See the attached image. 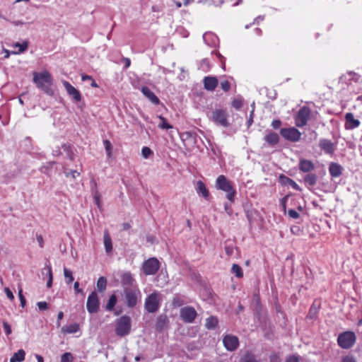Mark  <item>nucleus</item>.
<instances>
[{
  "mask_svg": "<svg viewBox=\"0 0 362 362\" xmlns=\"http://www.w3.org/2000/svg\"><path fill=\"white\" fill-rule=\"evenodd\" d=\"M204 88L213 91L218 86V79L215 76H205L203 79Z\"/></svg>",
  "mask_w": 362,
  "mask_h": 362,
  "instance_id": "obj_17",
  "label": "nucleus"
},
{
  "mask_svg": "<svg viewBox=\"0 0 362 362\" xmlns=\"http://www.w3.org/2000/svg\"><path fill=\"white\" fill-rule=\"evenodd\" d=\"M243 362H260L255 358V357L250 354H247L244 356L243 358Z\"/></svg>",
  "mask_w": 362,
  "mask_h": 362,
  "instance_id": "obj_44",
  "label": "nucleus"
},
{
  "mask_svg": "<svg viewBox=\"0 0 362 362\" xmlns=\"http://www.w3.org/2000/svg\"><path fill=\"white\" fill-rule=\"evenodd\" d=\"M100 308V303L98 294L95 291H92L88 296L86 302V308L90 313H96L98 312Z\"/></svg>",
  "mask_w": 362,
  "mask_h": 362,
  "instance_id": "obj_11",
  "label": "nucleus"
},
{
  "mask_svg": "<svg viewBox=\"0 0 362 362\" xmlns=\"http://www.w3.org/2000/svg\"><path fill=\"white\" fill-rule=\"evenodd\" d=\"M79 325L77 323H74L62 328V332L64 334H74L78 331Z\"/></svg>",
  "mask_w": 362,
  "mask_h": 362,
  "instance_id": "obj_27",
  "label": "nucleus"
},
{
  "mask_svg": "<svg viewBox=\"0 0 362 362\" xmlns=\"http://www.w3.org/2000/svg\"><path fill=\"white\" fill-rule=\"evenodd\" d=\"M117 303V296L115 294H112L110 296L108 302L106 305V310L108 311H111L114 309L115 305Z\"/></svg>",
  "mask_w": 362,
  "mask_h": 362,
  "instance_id": "obj_31",
  "label": "nucleus"
},
{
  "mask_svg": "<svg viewBox=\"0 0 362 362\" xmlns=\"http://www.w3.org/2000/svg\"><path fill=\"white\" fill-rule=\"evenodd\" d=\"M201 66L204 70H206L209 67V64L207 59H203L201 63Z\"/></svg>",
  "mask_w": 362,
  "mask_h": 362,
  "instance_id": "obj_58",
  "label": "nucleus"
},
{
  "mask_svg": "<svg viewBox=\"0 0 362 362\" xmlns=\"http://www.w3.org/2000/svg\"><path fill=\"white\" fill-rule=\"evenodd\" d=\"M18 298H19V300L21 301V305L22 308H24L26 305V300L23 294V291L22 289H20L18 291Z\"/></svg>",
  "mask_w": 362,
  "mask_h": 362,
  "instance_id": "obj_48",
  "label": "nucleus"
},
{
  "mask_svg": "<svg viewBox=\"0 0 362 362\" xmlns=\"http://www.w3.org/2000/svg\"><path fill=\"white\" fill-rule=\"evenodd\" d=\"M103 241H104V246H105V252L107 253H110L112 250V239L107 230L105 231V233H104Z\"/></svg>",
  "mask_w": 362,
  "mask_h": 362,
  "instance_id": "obj_25",
  "label": "nucleus"
},
{
  "mask_svg": "<svg viewBox=\"0 0 362 362\" xmlns=\"http://www.w3.org/2000/svg\"><path fill=\"white\" fill-rule=\"evenodd\" d=\"M286 362H299V360L297 356H291L286 359Z\"/></svg>",
  "mask_w": 362,
  "mask_h": 362,
  "instance_id": "obj_62",
  "label": "nucleus"
},
{
  "mask_svg": "<svg viewBox=\"0 0 362 362\" xmlns=\"http://www.w3.org/2000/svg\"><path fill=\"white\" fill-rule=\"evenodd\" d=\"M280 134L284 139L291 142H297L301 137V133L295 127L282 128Z\"/></svg>",
  "mask_w": 362,
  "mask_h": 362,
  "instance_id": "obj_9",
  "label": "nucleus"
},
{
  "mask_svg": "<svg viewBox=\"0 0 362 362\" xmlns=\"http://www.w3.org/2000/svg\"><path fill=\"white\" fill-rule=\"evenodd\" d=\"M223 343L228 351H233L238 348L239 340L238 338L234 335L227 334L223 337Z\"/></svg>",
  "mask_w": 362,
  "mask_h": 362,
  "instance_id": "obj_13",
  "label": "nucleus"
},
{
  "mask_svg": "<svg viewBox=\"0 0 362 362\" xmlns=\"http://www.w3.org/2000/svg\"><path fill=\"white\" fill-rule=\"evenodd\" d=\"M287 181H288V183L292 186V187L296 190H300V187L299 186L296 184V182H294L293 180L290 179V178H287Z\"/></svg>",
  "mask_w": 362,
  "mask_h": 362,
  "instance_id": "obj_55",
  "label": "nucleus"
},
{
  "mask_svg": "<svg viewBox=\"0 0 362 362\" xmlns=\"http://www.w3.org/2000/svg\"><path fill=\"white\" fill-rule=\"evenodd\" d=\"M74 288L76 293H83V290L79 288V283L78 281L74 283Z\"/></svg>",
  "mask_w": 362,
  "mask_h": 362,
  "instance_id": "obj_60",
  "label": "nucleus"
},
{
  "mask_svg": "<svg viewBox=\"0 0 362 362\" xmlns=\"http://www.w3.org/2000/svg\"><path fill=\"white\" fill-rule=\"evenodd\" d=\"M232 272L235 274V275L238 278H241L243 276V272L242 268L237 264H233L232 266Z\"/></svg>",
  "mask_w": 362,
  "mask_h": 362,
  "instance_id": "obj_34",
  "label": "nucleus"
},
{
  "mask_svg": "<svg viewBox=\"0 0 362 362\" xmlns=\"http://www.w3.org/2000/svg\"><path fill=\"white\" fill-rule=\"evenodd\" d=\"M151 154H153V151L151 149L147 146H144L141 149V155L144 158H148Z\"/></svg>",
  "mask_w": 362,
  "mask_h": 362,
  "instance_id": "obj_40",
  "label": "nucleus"
},
{
  "mask_svg": "<svg viewBox=\"0 0 362 362\" xmlns=\"http://www.w3.org/2000/svg\"><path fill=\"white\" fill-rule=\"evenodd\" d=\"M33 81L37 87L46 94L49 95L54 94V90L52 88L53 78L49 71L45 70L42 72H33Z\"/></svg>",
  "mask_w": 362,
  "mask_h": 362,
  "instance_id": "obj_1",
  "label": "nucleus"
},
{
  "mask_svg": "<svg viewBox=\"0 0 362 362\" xmlns=\"http://www.w3.org/2000/svg\"><path fill=\"white\" fill-rule=\"evenodd\" d=\"M341 362H356V360L354 356L347 355L342 358Z\"/></svg>",
  "mask_w": 362,
  "mask_h": 362,
  "instance_id": "obj_52",
  "label": "nucleus"
},
{
  "mask_svg": "<svg viewBox=\"0 0 362 362\" xmlns=\"http://www.w3.org/2000/svg\"><path fill=\"white\" fill-rule=\"evenodd\" d=\"M160 268V262L156 257H151L144 261L142 264V270L144 273L148 275L155 274Z\"/></svg>",
  "mask_w": 362,
  "mask_h": 362,
  "instance_id": "obj_7",
  "label": "nucleus"
},
{
  "mask_svg": "<svg viewBox=\"0 0 362 362\" xmlns=\"http://www.w3.org/2000/svg\"><path fill=\"white\" fill-rule=\"evenodd\" d=\"M131 329V319L129 316L123 315L117 320L115 332L119 337L127 335Z\"/></svg>",
  "mask_w": 362,
  "mask_h": 362,
  "instance_id": "obj_6",
  "label": "nucleus"
},
{
  "mask_svg": "<svg viewBox=\"0 0 362 362\" xmlns=\"http://www.w3.org/2000/svg\"><path fill=\"white\" fill-rule=\"evenodd\" d=\"M243 105V101L240 98H234L232 101V106L236 109L239 110Z\"/></svg>",
  "mask_w": 362,
  "mask_h": 362,
  "instance_id": "obj_43",
  "label": "nucleus"
},
{
  "mask_svg": "<svg viewBox=\"0 0 362 362\" xmlns=\"http://www.w3.org/2000/svg\"><path fill=\"white\" fill-rule=\"evenodd\" d=\"M141 93L146 97L153 104L158 105L160 100L152 92L149 88L143 86L141 89Z\"/></svg>",
  "mask_w": 362,
  "mask_h": 362,
  "instance_id": "obj_18",
  "label": "nucleus"
},
{
  "mask_svg": "<svg viewBox=\"0 0 362 362\" xmlns=\"http://www.w3.org/2000/svg\"><path fill=\"white\" fill-rule=\"evenodd\" d=\"M4 291L8 298H9L11 300H13L14 299V296L12 291L8 288H5Z\"/></svg>",
  "mask_w": 362,
  "mask_h": 362,
  "instance_id": "obj_56",
  "label": "nucleus"
},
{
  "mask_svg": "<svg viewBox=\"0 0 362 362\" xmlns=\"http://www.w3.org/2000/svg\"><path fill=\"white\" fill-rule=\"evenodd\" d=\"M197 192L206 199H208L209 197V190L207 189L205 184L201 180H199L197 182Z\"/></svg>",
  "mask_w": 362,
  "mask_h": 362,
  "instance_id": "obj_23",
  "label": "nucleus"
},
{
  "mask_svg": "<svg viewBox=\"0 0 362 362\" xmlns=\"http://www.w3.org/2000/svg\"><path fill=\"white\" fill-rule=\"evenodd\" d=\"M298 165L300 170L304 173H309L315 168L312 161L304 158L300 160Z\"/></svg>",
  "mask_w": 362,
  "mask_h": 362,
  "instance_id": "obj_19",
  "label": "nucleus"
},
{
  "mask_svg": "<svg viewBox=\"0 0 362 362\" xmlns=\"http://www.w3.org/2000/svg\"><path fill=\"white\" fill-rule=\"evenodd\" d=\"M3 327H4V331L6 334V335H9L11 334V327L7 322H6V321L3 322Z\"/></svg>",
  "mask_w": 362,
  "mask_h": 362,
  "instance_id": "obj_49",
  "label": "nucleus"
},
{
  "mask_svg": "<svg viewBox=\"0 0 362 362\" xmlns=\"http://www.w3.org/2000/svg\"><path fill=\"white\" fill-rule=\"evenodd\" d=\"M62 148L64 149V151L66 152L67 156L71 160H73L74 159V153L72 152V151L71 149V147L69 146H68V145L63 144L62 145Z\"/></svg>",
  "mask_w": 362,
  "mask_h": 362,
  "instance_id": "obj_41",
  "label": "nucleus"
},
{
  "mask_svg": "<svg viewBox=\"0 0 362 362\" xmlns=\"http://www.w3.org/2000/svg\"><path fill=\"white\" fill-rule=\"evenodd\" d=\"M203 40L210 47L216 46L218 41L217 36L212 33H205L203 35Z\"/></svg>",
  "mask_w": 362,
  "mask_h": 362,
  "instance_id": "obj_20",
  "label": "nucleus"
},
{
  "mask_svg": "<svg viewBox=\"0 0 362 362\" xmlns=\"http://www.w3.org/2000/svg\"><path fill=\"white\" fill-rule=\"evenodd\" d=\"M271 125L274 129H277L280 128V127L281 125V122L279 119H274L272 121Z\"/></svg>",
  "mask_w": 362,
  "mask_h": 362,
  "instance_id": "obj_54",
  "label": "nucleus"
},
{
  "mask_svg": "<svg viewBox=\"0 0 362 362\" xmlns=\"http://www.w3.org/2000/svg\"><path fill=\"white\" fill-rule=\"evenodd\" d=\"M103 144L105 146V151L107 153V156L110 158L112 155V146L110 141L108 140H104Z\"/></svg>",
  "mask_w": 362,
  "mask_h": 362,
  "instance_id": "obj_37",
  "label": "nucleus"
},
{
  "mask_svg": "<svg viewBox=\"0 0 362 362\" xmlns=\"http://www.w3.org/2000/svg\"><path fill=\"white\" fill-rule=\"evenodd\" d=\"M73 360H74V356L69 352L64 353L61 356V362H72Z\"/></svg>",
  "mask_w": 362,
  "mask_h": 362,
  "instance_id": "obj_36",
  "label": "nucleus"
},
{
  "mask_svg": "<svg viewBox=\"0 0 362 362\" xmlns=\"http://www.w3.org/2000/svg\"><path fill=\"white\" fill-rule=\"evenodd\" d=\"M345 127L346 129H354L359 127L361 122L358 119L354 118V114L348 112L345 115Z\"/></svg>",
  "mask_w": 362,
  "mask_h": 362,
  "instance_id": "obj_15",
  "label": "nucleus"
},
{
  "mask_svg": "<svg viewBox=\"0 0 362 362\" xmlns=\"http://www.w3.org/2000/svg\"><path fill=\"white\" fill-rule=\"evenodd\" d=\"M264 139L270 146H274L279 143V137L276 133L270 132L265 136Z\"/></svg>",
  "mask_w": 362,
  "mask_h": 362,
  "instance_id": "obj_24",
  "label": "nucleus"
},
{
  "mask_svg": "<svg viewBox=\"0 0 362 362\" xmlns=\"http://www.w3.org/2000/svg\"><path fill=\"white\" fill-rule=\"evenodd\" d=\"M134 281V279L130 272H125L121 276V284L123 289L124 287H132Z\"/></svg>",
  "mask_w": 362,
  "mask_h": 362,
  "instance_id": "obj_21",
  "label": "nucleus"
},
{
  "mask_svg": "<svg viewBox=\"0 0 362 362\" xmlns=\"http://www.w3.org/2000/svg\"><path fill=\"white\" fill-rule=\"evenodd\" d=\"M210 119L216 124L223 127H228L230 125V123L228 120V113L225 110H214L211 113Z\"/></svg>",
  "mask_w": 362,
  "mask_h": 362,
  "instance_id": "obj_5",
  "label": "nucleus"
},
{
  "mask_svg": "<svg viewBox=\"0 0 362 362\" xmlns=\"http://www.w3.org/2000/svg\"><path fill=\"white\" fill-rule=\"evenodd\" d=\"M329 172L332 177H338L342 173V168L337 163H331L329 166Z\"/></svg>",
  "mask_w": 362,
  "mask_h": 362,
  "instance_id": "obj_22",
  "label": "nucleus"
},
{
  "mask_svg": "<svg viewBox=\"0 0 362 362\" xmlns=\"http://www.w3.org/2000/svg\"><path fill=\"white\" fill-rule=\"evenodd\" d=\"M317 176L315 174L309 173L304 177V182L310 186H314L317 182Z\"/></svg>",
  "mask_w": 362,
  "mask_h": 362,
  "instance_id": "obj_28",
  "label": "nucleus"
},
{
  "mask_svg": "<svg viewBox=\"0 0 362 362\" xmlns=\"http://www.w3.org/2000/svg\"><path fill=\"white\" fill-rule=\"evenodd\" d=\"M123 296L125 303L129 308H134L141 300V291L136 286L124 287L123 289Z\"/></svg>",
  "mask_w": 362,
  "mask_h": 362,
  "instance_id": "obj_3",
  "label": "nucleus"
},
{
  "mask_svg": "<svg viewBox=\"0 0 362 362\" xmlns=\"http://www.w3.org/2000/svg\"><path fill=\"white\" fill-rule=\"evenodd\" d=\"M160 307L158 295L156 293L150 294L145 300V309L148 313L156 312Z\"/></svg>",
  "mask_w": 362,
  "mask_h": 362,
  "instance_id": "obj_10",
  "label": "nucleus"
},
{
  "mask_svg": "<svg viewBox=\"0 0 362 362\" xmlns=\"http://www.w3.org/2000/svg\"><path fill=\"white\" fill-rule=\"evenodd\" d=\"M218 319L214 316L209 317L206 321V327L209 329H214L218 325Z\"/></svg>",
  "mask_w": 362,
  "mask_h": 362,
  "instance_id": "obj_29",
  "label": "nucleus"
},
{
  "mask_svg": "<svg viewBox=\"0 0 362 362\" xmlns=\"http://www.w3.org/2000/svg\"><path fill=\"white\" fill-rule=\"evenodd\" d=\"M54 162H52V163H47V165H43L41 168H40V171L43 173H47V170L51 168L52 167V165H54Z\"/></svg>",
  "mask_w": 362,
  "mask_h": 362,
  "instance_id": "obj_53",
  "label": "nucleus"
},
{
  "mask_svg": "<svg viewBox=\"0 0 362 362\" xmlns=\"http://www.w3.org/2000/svg\"><path fill=\"white\" fill-rule=\"evenodd\" d=\"M221 87L224 91H228L230 88V83L228 81L225 80L221 82Z\"/></svg>",
  "mask_w": 362,
  "mask_h": 362,
  "instance_id": "obj_47",
  "label": "nucleus"
},
{
  "mask_svg": "<svg viewBox=\"0 0 362 362\" xmlns=\"http://www.w3.org/2000/svg\"><path fill=\"white\" fill-rule=\"evenodd\" d=\"M64 317V313L60 311L57 315V326L59 327L61 325L60 321Z\"/></svg>",
  "mask_w": 362,
  "mask_h": 362,
  "instance_id": "obj_59",
  "label": "nucleus"
},
{
  "mask_svg": "<svg viewBox=\"0 0 362 362\" xmlns=\"http://www.w3.org/2000/svg\"><path fill=\"white\" fill-rule=\"evenodd\" d=\"M288 216L293 219H297L300 217V214L294 209H289L287 211Z\"/></svg>",
  "mask_w": 362,
  "mask_h": 362,
  "instance_id": "obj_46",
  "label": "nucleus"
},
{
  "mask_svg": "<svg viewBox=\"0 0 362 362\" xmlns=\"http://www.w3.org/2000/svg\"><path fill=\"white\" fill-rule=\"evenodd\" d=\"M310 113L311 112L309 107H301L294 117L296 126L298 127L305 126L310 118Z\"/></svg>",
  "mask_w": 362,
  "mask_h": 362,
  "instance_id": "obj_8",
  "label": "nucleus"
},
{
  "mask_svg": "<svg viewBox=\"0 0 362 362\" xmlns=\"http://www.w3.org/2000/svg\"><path fill=\"white\" fill-rule=\"evenodd\" d=\"M356 340V336L354 332L346 331L341 333L337 338L339 346L344 349L351 348Z\"/></svg>",
  "mask_w": 362,
  "mask_h": 362,
  "instance_id": "obj_4",
  "label": "nucleus"
},
{
  "mask_svg": "<svg viewBox=\"0 0 362 362\" xmlns=\"http://www.w3.org/2000/svg\"><path fill=\"white\" fill-rule=\"evenodd\" d=\"M25 352L23 349H19L16 353H14L10 358V362H22L25 360Z\"/></svg>",
  "mask_w": 362,
  "mask_h": 362,
  "instance_id": "obj_26",
  "label": "nucleus"
},
{
  "mask_svg": "<svg viewBox=\"0 0 362 362\" xmlns=\"http://www.w3.org/2000/svg\"><path fill=\"white\" fill-rule=\"evenodd\" d=\"M215 187L218 190L224 192L226 193V199L230 203H233L235 202V197L237 194L236 189L232 182L227 179L225 175H221L217 177L215 182Z\"/></svg>",
  "mask_w": 362,
  "mask_h": 362,
  "instance_id": "obj_2",
  "label": "nucleus"
},
{
  "mask_svg": "<svg viewBox=\"0 0 362 362\" xmlns=\"http://www.w3.org/2000/svg\"><path fill=\"white\" fill-rule=\"evenodd\" d=\"M62 83L67 92V93L72 97L76 102H79L81 100V95L80 92L75 88L71 84L66 81H63Z\"/></svg>",
  "mask_w": 362,
  "mask_h": 362,
  "instance_id": "obj_14",
  "label": "nucleus"
},
{
  "mask_svg": "<svg viewBox=\"0 0 362 362\" xmlns=\"http://www.w3.org/2000/svg\"><path fill=\"white\" fill-rule=\"evenodd\" d=\"M37 241L40 245V247H43V244H44V242H43V238H42V235H37Z\"/></svg>",
  "mask_w": 362,
  "mask_h": 362,
  "instance_id": "obj_64",
  "label": "nucleus"
},
{
  "mask_svg": "<svg viewBox=\"0 0 362 362\" xmlns=\"http://www.w3.org/2000/svg\"><path fill=\"white\" fill-rule=\"evenodd\" d=\"M107 287V279L104 276H101L98 279L97 288L98 291L103 292L106 289Z\"/></svg>",
  "mask_w": 362,
  "mask_h": 362,
  "instance_id": "obj_30",
  "label": "nucleus"
},
{
  "mask_svg": "<svg viewBox=\"0 0 362 362\" xmlns=\"http://www.w3.org/2000/svg\"><path fill=\"white\" fill-rule=\"evenodd\" d=\"M317 312H318V308L317 306L313 305L309 310L308 317L310 319H314L316 317Z\"/></svg>",
  "mask_w": 362,
  "mask_h": 362,
  "instance_id": "obj_39",
  "label": "nucleus"
},
{
  "mask_svg": "<svg viewBox=\"0 0 362 362\" xmlns=\"http://www.w3.org/2000/svg\"><path fill=\"white\" fill-rule=\"evenodd\" d=\"M159 119L160 120V122L158 124V127L162 129H172L173 126L170 125L166 120L165 117L163 116L158 117Z\"/></svg>",
  "mask_w": 362,
  "mask_h": 362,
  "instance_id": "obj_32",
  "label": "nucleus"
},
{
  "mask_svg": "<svg viewBox=\"0 0 362 362\" xmlns=\"http://www.w3.org/2000/svg\"><path fill=\"white\" fill-rule=\"evenodd\" d=\"M64 174L66 177H69L70 175L72 177L73 179H76L78 176L80 175V173L77 170H70V171H64Z\"/></svg>",
  "mask_w": 362,
  "mask_h": 362,
  "instance_id": "obj_45",
  "label": "nucleus"
},
{
  "mask_svg": "<svg viewBox=\"0 0 362 362\" xmlns=\"http://www.w3.org/2000/svg\"><path fill=\"white\" fill-rule=\"evenodd\" d=\"M197 315V311L193 307L186 306L180 309V316L185 322L192 323Z\"/></svg>",
  "mask_w": 362,
  "mask_h": 362,
  "instance_id": "obj_12",
  "label": "nucleus"
},
{
  "mask_svg": "<svg viewBox=\"0 0 362 362\" xmlns=\"http://www.w3.org/2000/svg\"><path fill=\"white\" fill-rule=\"evenodd\" d=\"M94 202L98 208L101 207L100 194L97 189L93 191Z\"/></svg>",
  "mask_w": 362,
  "mask_h": 362,
  "instance_id": "obj_38",
  "label": "nucleus"
},
{
  "mask_svg": "<svg viewBox=\"0 0 362 362\" xmlns=\"http://www.w3.org/2000/svg\"><path fill=\"white\" fill-rule=\"evenodd\" d=\"M64 275L67 284H70L74 281L72 272L66 267L64 268Z\"/></svg>",
  "mask_w": 362,
  "mask_h": 362,
  "instance_id": "obj_33",
  "label": "nucleus"
},
{
  "mask_svg": "<svg viewBox=\"0 0 362 362\" xmlns=\"http://www.w3.org/2000/svg\"><path fill=\"white\" fill-rule=\"evenodd\" d=\"M47 274H48V276H49V279L47 282V286L48 288H50L52 285V267L51 266H47Z\"/></svg>",
  "mask_w": 362,
  "mask_h": 362,
  "instance_id": "obj_42",
  "label": "nucleus"
},
{
  "mask_svg": "<svg viewBox=\"0 0 362 362\" xmlns=\"http://www.w3.org/2000/svg\"><path fill=\"white\" fill-rule=\"evenodd\" d=\"M122 60L125 63V65H124V68L125 69H127L129 67V66L131 65V60L130 59L127 58V57H124L122 59Z\"/></svg>",
  "mask_w": 362,
  "mask_h": 362,
  "instance_id": "obj_63",
  "label": "nucleus"
},
{
  "mask_svg": "<svg viewBox=\"0 0 362 362\" xmlns=\"http://www.w3.org/2000/svg\"><path fill=\"white\" fill-rule=\"evenodd\" d=\"M14 46L16 47H19V49H18V52H13V54H20V53L25 52L28 49V44L27 42H23V43L16 42L14 45Z\"/></svg>",
  "mask_w": 362,
  "mask_h": 362,
  "instance_id": "obj_35",
  "label": "nucleus"
},
{
  "mask_svg": "<svg viewBox=\"0 0 362 362\" xmlns=\"http://www.w3.org/2000/svg\"><path fill=\"white\" fill-rule=\"evenodd\" d=\"M287 199H288V197L286 196L284 197H283L281 199V206H282V209H283V211L286 213V203L287 202Z\"/></svg>",
  "mask_w": 362,
  "mask_h": 362,
  "instance_id": "obj_57",
  "label": "nucleus"
},
{
  "mask_svg": "<svg viewBox=\"0 0 362 362\" xmlns=\"http://www.w3.org/2000/svg\"><path fill=\"white\" fill-rule=\"evenodd\" d=\"M234 247L232 245L225 246V251L228 256H231L233 254Z\"/></svg>",
  "mask_w": 362,
  "mask_h": 362,
  "instance_id": "obj_50",
  "label": "nucleus"
},
{
  "mask_svg": "<svg viewBox=\"0 0 362 362\" xmlns=\"http://www.w3.org/2000/svg\"><path fill=\"white\" fill-rule=\"evenodd\" d=\"M37 305L40 310H45L49 308L48 304L45 301L38 302Z\"/></svg>",
  "mask_w": 362,
  "mask_h": 362,
  "instance_id": "obj_51",
  "label": "nucleus"
},
{
  "mask_svg": "<svg viewBox=\"0 0 362 362\" xmlns=\"http://www.w3.org/2000/svg\"><path fill=\"white\" fill-rule=\"evenodd\" d=\"M224 209H225L226 212L228 215H231V214H232V210H231V208H230V204L226 203V204H224Z\"/></svg>",
  "mask_w": 362,
  "mask_h": 362,
  "instance_id": "obj_61",
  "label": "nucleus"
},
{
  "mask_svg": "<svg viewBox=\"0 0 362 362\" xmlns=\"http://www.w3.org/2000/svg\"><path fill=\"white\" fill-rule=\"evenodd\" d=\"M319 146L320 148L327 154H332L335 151L334 144L327 139H320Z\"/></svg>",
  "mask_w": 362,
  "mask_h": 362,
  "instance_id": "obj_16",
  "label": "nucleus"
}]
</instances>
